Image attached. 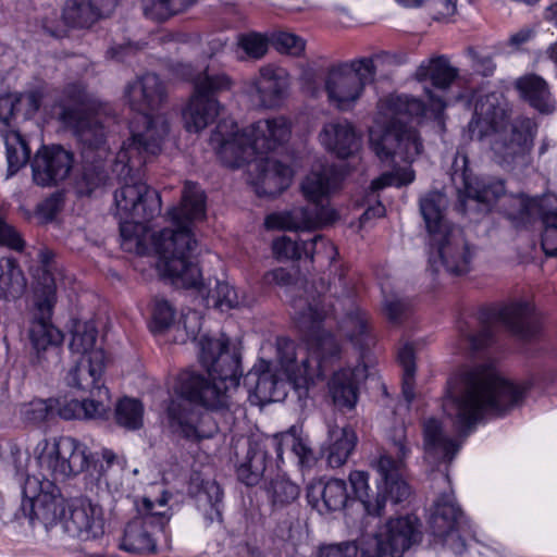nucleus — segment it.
I'll use <instances>...</instances> for the list:
<instances>
[{"mask_svg": "<svg viewBox=\"0 0 557 557\" xmlns=\"http://www.w3.org/2000/svg\"><path fill=\"white\" fill-rule=\"evenodd\" d=\"M206 213V196L195 183L186 182L181 207H174L168 214L173 228H164L153 235V246L159 255L160 271L171 278L175 286L193 288L202 297L208 308L220 311L230 310L240 305L237 292L227 282L209 278L203 283L197 263L193 261L197 240L190 230V223Z\"/></svg>", "mask_w": 557, "mask_h": 557, "instance_id": "f257e3e1", "label": "nucleus"}, {"mask_svg": "<svg viewBox=\"0 0 557 557\" xmlns=\"http://www.w3.org/2000/svg\"><path fill=\"white\" fill-rule=\"evenodd\" d=\"M447 384L443 409L463 437L485 414L498 417L518 406L528 389V385H515L485 364L462 370Z\"/></svg>", "mask_w": 557, "mask_h": 557, "instance_id": "f03ea898", "label": "nucleus"}, {"mask_svg": "<svg viewBox=\"0 0 557 557\" xmlns=\"http://www.w3.org/2000/svg\"><path fill=\"white\" fill-rule=\"evenodd\" d=\"M166 97L165 85L154 73L137 77L125 87V98L138 116L132 123V135L123 143L119 158L128 162L131 168H138L150 157L160 153L170 126L166 117L158 111Z\"/></svg>", "mask_w": 557, "mask_h": 557, "instance_id": "7ed1b4c3", "label": "nucleus"}, {"mask_svg": "<svg viewBox=\"0 0 557 557\" xmlns=\"http://www.w3.org/2000/svg\"><path fill=\"white\" fill-rule=\"evenodd\" d=\"M199 344L200 360L210 380L195 371H182L178 375V391L211 410H230L237 406L234 393L242 375L240 355L235 348H230V338L224 334L218 338L202 336Z\"/></svg>", "mask_w": 557, "mask_h": 557, "instance_id": "20e7f679", "label": "nucleus"}, {"mask_svg": "<svg viewBox=\"0 0 557 557\" xmlns=\"http://www.w3.org/2000/svg\"><path fill=\"white\" fill-rule=\"evenodd\" d=\"M425 104L408 95H389L377 102L376 126L369 133L372 151L384 163L395 159L411 163L421 154L423 144L418 131L408 124L413 116H422Z\"/></svg>", "mask_w": 557, "mask_h": 557, "instance_id": "39448f33", "label": "nucleus"}, {"mask_svg": "<svg viewBox=\"0 0 557 557\" xmlns=\"http://www.w3.org/2000/svg\"><path fill=\"white\" fill-rule=\"evenodd\" d=\"M290 122L284 116L259 120L239 132L233 120L221 121L210 136V145L230 168H239L288 141Z\"/></svg>", "mask_w": 557, "mask_h": 557, "instance_id": "423d86ee", "label": "nucleus"}, {"mask_svg": "<svg viewBox=\"0 0 557 557\" xmlns=\"http://www.w3.org/2000/svg\"><path fill=\"white\" fill-rule=\"evenodd\" d=\"M345 175L343 165L315 163L301 183L302 194L309 203L288 212L269 215L265 220L267 226L309 231L332 224L337 219V214L330 207L329 197L341 187Z\"/></svg>", "mask_w": 557, "mask_h": 557, "instance_id": "0eeeda50", "label": "nucleus"}, {"mask_svg": "<svg viewBox=\"0 0 557 557\" xmlns=\"http://www.w3.org/2000/svg\"><path fill=\"white\" fill-rule=\"evenodd\" d=\"M409 453L405 430L396 429L389 448L372 463L382 481L375 493L370 492L368 472L355 470L349 473V483L356 498L369 516H382L387 499L398 504L410 495V487L403 479L405 459Z\"/></svg>", "mask_w": 557, "mask_h": 557, "instance_id": "6e6552de", "label": "nucleus"}, {"mask_svg": "<svg viewBox=\"0 0 557 557\" xmlns=\"http://www.w3.org/2000/svg\"><path fill=\"white\" fill-rule=\"evenodd\" d=\"M480 330L475 333L462 332L472 350H480L493 342L496 327L505 325L512 334L530 339L541 330L539 315L529 302H513L503 307H487L478 315Z\"/></svg>", "mask_w": 557, "mask_h": 557, "instance_id": "1a4fd4ad", "label": "nucleus"}, {"mask_svg": "<svg viewBox=\"0 0 557 557\" xmlns=\"http://www.w3.org/2000/svg\"><path fill=\"white\" fill-rule=\"evenodd\" d=\"M48 285L35 298V309L28 329L33 361L42 368L58 364L64 341L63 333L51 322L57 304V287L48 277Z\"/></svg>", "mask_w": 557, "mask_h": 557, "instance_id": "9d476101", "label": "nucleus"}, {"mask_svg": "<svg viewBox=\"0 0 557 557\" xmlns=\"http://www.w3.org/2000/svg\"><path fill=\"white\" fill-rule=\"evenodd\" d=\"M22 502L13 513L15 520L27 518L32 523L40 521L46 528L61 524L65 513L64 499L59 487L50 480L16 473Z\"/></svg>", "mask_w": 557, "mask_h": 557, "instance_id": "9b49d317", "label": "nucleus"}, {"mask_svg": "<svg viewBox=\"0 0 557 557\" xmlns=\"http://www.w3.org/2000/svg\"><path fill=\"white\" fill-rule=\"evenodd\" d=\"M138 168H131L128 162L121 161L116 154L114 171L122 176V186L114 193L115 214L122 219L150 221L161 212V198L156 189L141 181L140 171L151 159Z\"/></svg>", "mask_w": 557, "mask_h": 557, "instance_id": "f8f14e48", "label": "nucleus"}, {"mask_svg": "<svg viewBox=\"0 0 557 557\" xmlns=\"http://www.w3.org/2000/svg\"><path fill=\"white\" fill-rule=\"evenodd\" d=\"M376 57L354 59L330 69L324 88L330 102L337 109H351L362 97L364 88L375 82Z\"/></svg>", "mask_w": 557, "mask_h": 557, "instance_id": "ddd939ff", "label": "nucleus"}, {"mask_svg": "<svg viewBox=\"0 0 557 557\" xmlns=\"http://www.w3.org/2000/svg\"><path fill=\"white\" fill-rule=\"evenodd\" d=\"M41 444L44 446L38 462L54 479H66L85 471L101 475L106 470L102 463L95 460L85 444L71 436L54 438L52 443L44 440Z\"/></svg>", "mask_w": 557, "mask_h": 557, "instance_id": "4468645a", "label": "nucleus"}, {"mask_svg": "<svg viewBox=\"0 0 557 557\" xmlns=\"http://www.w3.org/2000/svg\"><path fill=\"white\" fill-rule=\"evenodd\" d=\"M321 346L323 350L329 349V356L323 355L319 361L304 357L300 363H297L294 342L286 337L276 339V351L281 367L299 397H306L310 386L315 384L317 379L324 376V367L327 359L339 356L341 349L334 337L326 336Z\"/></svg>", "mask_w": 557, "mask_h": 557, "instance_id": "2eb2a0df", "label": "nucleus"}, {"mask_svg": "<svg viewBox=\"0 0 557 557\" xmlns=\"http://www.w3.org/2000/svg\"><path fill=\"white\" fill-rule=\"evenodd\" d=\"M168 499L161 497L158 504L144 497L138 506V516L131 520L124 530L121 548L133 554H150L157 548L152 530L163 531L171 516L166 510H156V507L165 508Z\"/></svg>", "mask_w": 557, "mask_h": 557, "instance_id": "dca6fc26", "label": "nucleus"}, {"mask_svg": "<svg viewBox=\"0 0 557 557\" xmlns=\"http://www.w3.org/2000/svg\"><path fill=\"white\" fill-rule=\"evenodd\" d=\"M429 263L434 273L440 271V267L451 275H463L470 271L474 249L460 227L435 235L429 239Z\"/></svg>", "mask_w": 557, "mask_h": 557, "instance_id": "f3484780", "label": "nucleus"}, {"mask_svg": "<svg viewBox=\"0 0 557 557\" xmlns=\"http://www.w3.org/2000/svg\"><path fill=\"white\" fill-rule=\"evenodd\" d=\"M535 132L536 124L529 117H518L506 131L496 132L492 149L498 162L508 170L528 165Z\"/></svg>", "mask_w": 557, "mask_h": 557, "instance_id": "a211bd4d", "label": "nucleus"}, {"mask_svg": "<svg viewBox=\"0 0 557 557\" xmlns=\"http://www.w3.org/2000/svg\"><path fill=\"white\" fill-rule=\"evenodd\" d=\"M175 392L178 397L171 399L166 406V417L172 432L191 442L211 437L216 431V426L209 425L211 423L210 414L196 410L193 404L210 408L199 400L183 395L178 391V381Z\"/></svg>", "mask_w": 557, "mask_h": 557, "instance_id": "6ab92c4d", "label": "nucleus"}, {"mask_svg": "<svg viewBox=\"0 0 557 557\" xmlns=\"http://www.w3.org/2000/svg\"><path fill=\"white\" fill-rule=\"evenodd\" d=\"M512 202L518 206L516 213H510L512 219H524L539 213L543 223L542 249L548 257L557 256V197L545 195L541 198H529L524 195L512 197Z\"/></svg>", "mask_w": 557, "mask_h": 557, "instance_id": "aec40b11", "label": "nucleus"}, {"mask_svg": "<svg viewBox=\"0 0 557 557\" xmlns=\"http://www.w3.org/2000/svg\"><path fill=\"white\" fill-rule=\"evenodd\" d=\"M451 180L458 187H463L468 198L483 205L485 210L505 195V185L500 180L478 178L469 168L468 156L457 151L451 164Z\"/></svg>", "mask_w": 557, "mask_h": 557, "instance_id": "412c9836", "label": "nucleus"}, {"mask_svg": "<svg viewBox=\"0 0 557 557\" xmlns=\"http://www.w3.org/2000/svg\"><path fill=\"white\" fill-rule=\"evenodd\" d=\"M510 123L508 104L504 97L490 92L476 100L468 132L471 139L481 140L496 132L506 131Z\"/></svg>", "mask_w": 557, "mask_h": 557, "instance_id": "4be33fe9", "label": "nucleus"}, {"mask_svg": "<svg viewBox=\"0 0 557 557\" xmlns=\"http://www.w3.org/2000/svg\"><path fill=\"white\" fill-rule=\"evenodd\" d=\"M462 519V511L450 495H442L434 503L429 524L432 535L456 554H461L466 544L457 530Z\"/></svg>", "mask_w": 557, "mask_h": 557, "instance_id": "5701e85b", "label": "nucleus"}, {"mask_svg": "<svg viewBox=\"0 0 557 557\" xmlns=\"http://www.w3.org/2000/svg\"><path fill=\"white\" fill-rule=\"evenodd\" d=\"M74 164V156L61 146L42 147L33 161V181L42 187L57 185L64 181L71 173Z\"/></svg>", "mask_w": 557, "mask_h": 557, "instance_id": "b1692460", "label": "nucleus"}, {"mask_svg": "<svg viewBox=\"0 0 557 557\" xmlns=\"http://www.w3.org/2000/svg\"><path fill=\"white\" fill-rule=\"evenodd\" d=\"M60 527L70 536L82 541L96 540L104 533L100 507L86 498L76 499L70 505Z\"/></svg>", "mask_w": 557, "mask_h": 557, "instance_id": "393cba45", "label": "nucleus"}, {"mask_svg": "<svg viewBox=\"0 0 557 557\" xmlns=\"http://www.w3.org/2000/svg\"><path fill=\"white\" fill-rule=\"evenodd\" d=\"M104 372V352L96 349L87 357H82L66 375V383L81 392H88L87 398H98L99 389H108L102 381Z\"/></svg>", "mask_w": 557, "mask_h": 557, "instance_id": "a878e982", "label": "nucleus"}, {"mask_svg": "<svg viewBox=\"0 0 557 557\" xmlns=\"http://www.w3.org/2000/svg\"><path fill=\"white\" fill-rule=\"evenodd\" d=\"M271 451L272 436L249 440L246 454L238 460L236 468L238 480L247 486L257 485L267 470Z\"/></svg>", "mask_w": 557, "mask_h": 557, "instance_id": "bb28decb", "label": "nucleus"}, {"mask_svg": "<svg viewBox=\"0 0 557 557\" xmlns=\"http://www.w3.org/2000/svg\"><path fill=\"white\" fill-rule=\"evenodd\" d=\"M368 377V368L358 363L355 368H345L334 372L329 382L333 403L341 409L351 410L358 401L359 385Z\"/></svg>", "mask_w": 557, "mask_h": 557, "instance_id": "cd10ccee", "label": "nucleus"}, {"mask_svg": "<svg viewBox=\"0 0 557 557\" xmlns=\"http://www.w3.org/2000/svg\"><path fill=\"white\" fill-rule=\"evenodd\" d=\"M379 533L389 549V557H401L421 540L419 520L413 516L391 518Z\"/></svg>", "mask_w": 557, "mask_h": 557, "instance_id": "c85d7f7f", "label": "nucleus"}, {"mask_svg": "<svg viewBox=\"0 0 557 557\" xmlns=\"http://www.w3.org/2000/svg\"><path fill=\"white\" fill-rule=\"evenodd\" d=\"M261 106L276 108L281 106L287 96L289 81L285 70L273 64H267L259 69V75L252 81Z\"/></svg>", "mask_w": 557, "mask_h": 557, "instance_id": "c756f323", "label": "nucleus"}, {"mask_svg": "<svg viewBox=\"0 0 557 557\" xmlns=\"http://www.w3.org/2000/svg\"><path fill=\"white\" fill-rule=\"evenodd\" d=\"M307 499L320 513H330L343 510L351 497L344 480L330 479L326 482L320 480L310 484L307 488Z\"/></svg>", "mask_w": 557, "mask_h": 557, "instance_id": "7c9ffc66", "label": "nucleus"}, {"mask_svg": "<svg viewBox=\"0 0 557 557\" xmlns=\"http://www.w3.org/2000/svg\"><path fill=\"white\" fill-rule=\"evenodd\" d=\"M116 0H67L62 9L63 22L73 28H89L109 16Z\"/></svg>", "mask_w": 557, "mask_h": 557, "instance_id": "2f4dec72", "label": "nucleus"}, {"mask_svg": "<svg viewBox=\"0 0 557 557\" xmlns=\"http://www.w3.org/2000/svg\"><path fill=\"white\" fill-rule=\"evenodd\" d=\"M268 367V363L253 367L244 377L247 392L253 394L260 404L283 400L287 395V385H292L288 380L278 379Z\"/></svg>", "mask_w": 557, "mask_h": 557, "instance_id": "473e14b6", "label": "nucleus"}, {"mask_svg": "<svg viewBox=\"0 0 557 557\" xmlns=\"http://www.w3.org/2000/svg\"><path fill=\"white\" fill-rule=\"evenodd\" d=\"M55 416L64 420L72 419H103L110 410L111 398L109 389H99L98 398L55 399Z\"/></svg>", "mask_w": 557, "mask_h": 557, "instance_id": "72a5a7b5", "label": "nucleus"}, {"mask_svg": "<svg viewBox=\"0 0 557 557\" xmlns=\"http://www.w3.org/2000/svg\"><path fill=\"white\" fill-rule=\"evenodd\" d=\"M258 175L255 182L259 196L275 197L292 182V169L277 160L260 158L256 164Z\"/></svg>", "mask_w": 557, "mask_h": 557, "instance_id": "f704fd0d", "label": "nucleus"}, {"mask_svg": "<svg viewBox=\"0 0 557 557\" xmlns=\"http://www.w3.org/2000/svg\"><path fill=\"white\" fill-rule=\"evenodd\" d=\"M319 137L321 144L341 159L350 157L359 147L355 128L347 120H333L324 124Z\"/></svg>", "mask_w": 557, "mask_h": 557, "instance_id": "c9c22d12", "label": "nucleus"}, {"mask_svg": "<svg viewBox=\"0 0 557 557\" xmlns=\"http://www.w3.org/2000/svg\"><path fill=\"white\" fill-rule=\"evenodd\" d=\"M324 246L327 257L337 255L336 247L322 235H315L309 240L298 242L287 236H282L273 242V253L278 260H298L302 257L313 260V252H319L317 246Z\"/></svg>", "mask_w": 557, "mask_h": 557, "instance_id": "e433bc0d", "label": "nucleus"}, {"mask_svg": "<svg viewBox=\"0 0 557 557\" xmlns=\"http://www.w3.org/2000/svg\"><path fill=\"white\" fill-rule=\"evenodd\" d=\"M521 98L542 114H550L556 109L547 82L536 74H527L515 82Z\"/></svg>", "mask_w": 557, "mask_h": 557, "instance_id": "4c0bfd02", "label": "nucleus"}, {"mask_svg": "<svg viewBox=\"0 0 557 557\" xmlns=\"http://www.w3.org/2000/svg\"><path fill=\"white\" fill-rule=\"evenodd\" d=\"M447 205V198L441 191H430L420 198V213L425 223L429 239L457 227L446 219Z\"/></svg>", "mask_w": 557, "mask_h": 557, "instance_id": "58836bf2", "label": "nucleus"}, {"mask_svg": "<svg viewBox=\"0 0 557 557\" xmlns=\"http://www.w3.org/2000/svg\"><path fill=\"white\" fill-rule=\"evenodd\" d=\"M94 156L90 150L83 152L82 174L76 182V191L79 196H90L96 189L107 185L110 180L108 172V157L104 150Z\"/></svg>", "mask_w": 557, "mask_h": 557, "instance_id": "ea45409f", "label": "nucleus"}, {"mask_svg": "<svg viewBox=\"0 0 557 557\" xmlns=\"http://www.w3.org/2000/svg\"><path fill=\"white\" fill-rule=\"evenodd\" d=\"M424 451L426 458L451 462L460 444L443 434L438 420L430 418L423 423Z\"/></svg>", "mask_w": 557, "mask_h": 557, "instance_id": "a19ab883", "label": "nucleus"}, {"mask_svg": "<svg viewBox=\"0 0 557 557\" xmlns=\"http://www.w3.org/2000/svg\"><path fill=\"white\" fill-rule=\"evenodd\" d=\"M221 108L219 100H206L191 94L186 108L183 110L185 128L194 133L205 129L214 122Z\"/></svg>", "mask_w": 557, "mask_h": 557, "instance_id": "79ce46f5", "label": "nucleus"}, {"mask_svg": "<svg viewBox=\"0 0 557 557\" xmlns=\"http://www.w3.org/2000/svg\"><path fill=\"white\" fill-rule=\"evenodd\" d=\"M294 429L288 432L272 435L273 451L280 461H283L284 448L287 447L296 457L301 469H311L315 466L318 457L307 440L297 436Z\"/></svg>", "mask_w": 557, "mask_h": 557, "instance_id": "37998d69", "label": "nucleus"}, {"mask_svg": "<svg viewBox=\"0 0 557 557\" xmlns=\"http://www.w3.org/2000/svg\"><path fill=\"white\" fill-rule=\"evenodd\" d=\"M459 71L450 65L445 55L430 58L418 66L414 77L419 82L430 79L432 85L438 89H447L457 79Z\"/></svg>", "mask_w": 557, "mask_h": 557, "instance_id": "c03bdc74", "label": "nucleus"}, {"mask_svg": "<svg viewBox=\"0 0 557 557\" xmlns=\"http://www.w3.org/2000/svg\"><path fill=\"white\" fill-rule=\"evenodd\" d=\"M350 302H352L349 299ZM341 330L359 349L363 350L373 343L368 314L351 304L349 311L341 321Z\"/></svg>", "mask_w": 557, "mask_h": 557, "instance_id": "a18cd8bd", "label": "nucleus"}, {"mask_svg": "<svg viewBox=\"0 0 557 557\" xmlns=\"http://www.w3.org/2000/svg\"><path fill=\"white\" fill-rule=\"evenodd\" d=\"M234 85V79L227 73L206 67L195 79L193 95L206 100H218L221 95L231 91Z\"/></svg>", "mask_w": 557, "mask_h": 557, "instance_id": "49530a36", "label": "nucleus"}, {"mask_svg": "<svg viewBox=\"0 0 557 557\" xmlns=\"http://www.w3.org/2000/svg\"><path fill=\"white\" fill-rule=\"evenodd\" d=\"M26 289L25 276L16 260L11 257L0 259V298H20Z\"/></svg>", "mask_w": 557, "mask_h": 557, "instance_id": "de8ad7c7", "label": "nucleus"}, {"mask_svg": "<svg viewBox=\"0 0 557 557\" xmlns=\"http://www.w3.org/2000/svg\"><path fill=\"white\" fill-rule=\"evenodd\" d=\"M292 307L294 319L301 331L309 335H314L320 331L325 311L320 309L317 299L309 301L302 297H296L292 301Z\"/></svg>", "mask_w": 557, "mask_h": 557, "instance_id": "09e8293b", "label": "nucleus"}, {"mask_svg": "<svg viewBox=\"0 0 557 557\" xmlns=\"http://www.w3.org/2000/svg\"><path fill=\"white\" fill-rule=\"evenodd\" d=\"M331 445L327 454V463L332 468L342 467L352 453L357 436L349 428L330 431Z\"/></svg>", "mask_w": 557, "mask_h": 557, "instance_id": "8fccbe9b", "label": "nucleus"}, {"mask_svg": "<svg viewBox=\"0 0 557 557\" xmlns=\"http://www.w3.org/2000/svg\"><path fill=\"white\" fill-rule=\"evenodd\" d=\"M270 42L267 35L258 32L239 34L237 36V59L239 61H259L267 55Z\"/></svg>", "mask_w": 557, "mask_h": 557, "instance_id": "3c124183", "label": "nucleus"}, {"mask_svg": "<svg viewBox=\"0 0 557 557\" xmlns=\"http://www.w3.org/2000/svg\"><path fill=\"white\" fill-rule=\"evenodd\" d=\"M4 144L7 147L8 176H12L28 162L30 149L24 137L16 131L5 133Z\"/></svg>", "mask_w": 557, "mask_h": 557, "instance_id": "603ef678", "label": "nucleus"}, {"mask_svg": "<svg viewBox=\"0 0 557 557\" xmlns=\"http://www.w3.org/2000/svg\"><path fill=\"white\" fill-rule=\"evenodd\" d=\"M98 331L92 321L76 322L72 330L70 349L75 354L90 355L97 341Z\"/></svg>", "mask_w": 557, "mask_h": 557, "instance_id": "864d4df0", "label": "nucleus"}, {"mask_svg": "<svg viewBox=\"0 0 557 557\" xmlns=\"http://www.w3.org/2000/svg\"><path fill=\"white\" fill-rule=\"evenodd\" d=\"M223 492L220 485L212 480L203 481L197 494V502L206 510V516L210 521L220 520L222 517Z\"/></svg>", "mask_w": 557, "mask_h": 557, "instance_id": "5fc2aeb1", "label": "nucleus"}, {"mask_svg": "<svg viewBox=\"0 0 557 557\" xmlns=\"http://www.w3.org/2000/svg\"><path fill=\"white\" fill-rule=\"evenodd\" d=\"M196 0H144L145 14L156 21H165L170 16L189 9Z\"/></svg>", "mask_w": 557, "mask_h": 557, "instance_id": "6e6d98bb", "label": "nucleus"}, {"mask_svg": "<svg viewBox=\"0 0 557 557\" xmlns=\"http://www.w3.org/2000/svg\"><path fill=\"white\" fill-rule=\"evenodd\" d=\"M267 494L274 507L282 508L293 504L299 497L300 488L290 480L276 476L269 483Z\"/></svg>", "mask_w": 557, "mask_h": 557, "instance_id": "4d7b16f0", "label": "nucleus"}, {"mask_svg": "<svg viewBox=\"0 0 557 557\" xmlns=\"http://www.w3.org/2000/svg\"><path fill=\"white\" fill-rule=\"evenodd\" d=\"M77 135L82 143V153L90 150L91 154H100V150H104V157L109 156V148L106 145V134L102 125L88 122L82 125Z\"/></svg>", "mask_w": 557, "mask_h": 557, "instance_id": "13d9d810", "label": "nucleus"}, {"mask_svg": "<svg viewBox=\"0 0 557 557\" xmlns=\"http://www.w3.org/2000/svg\"><path fill=\"white\" fill-rule=\"evenodd\" d=\"M144 408L139 400L123 398L115 407L116 423L128 430H137L143 425Z\"/></svg>", "mask_w": 557, "mask_h": 557, "instance_id": "bf43d9fd", "label": "nucleus"}, {"mask_svg": "<svg viewBox=\"0 0 557 557\" xmlns=\"http://www.w3.org/2000/svg\"><path fill=\"white\" fill-rule=\"evenodd\" d=\"M398 361L403 367V383L401 392L408 405H410L414 398V350L409 344L404 345L398 351Z\"/></svg>", "mask_w": 557, "mask_h": 557, "instance_id": "052dcab7", "label": "nucleus"}, {"mask_svg": "<svg viewBox=\"0 0 557 557\" xmlns=\"http://www.w3.org/2000/svg\"><path fill=\"white\" fill-rule=\"evenodd\" d=\"M58 401L50 399H34L24 405L22 409L23 419L26 422L38 424L55 417Z\"/></svg>", "mask_w": 557, "mask_h": 557, "instance_id": "680f3d73", "label": "nucleus"}, {"mask_svg": "<svg viewBox=\"0 0 557 557\" xmlns=\"http://www.w3.org/2000/svg\"><path fill=\"white\" fill-rule=\"evenodd\" d=\"M271 44L280 53L300 57L305 52L306 41L300 36L278 30L272 34Z\"/></svg>", "mask_w": 557, "mask_h": 557, "instance_id": "e2e57ef3", "label": "nucleus"}, {"mask_svg": "<svg viewBox=\"0 0 557 557\" xmlns=\"http://www.w3.org/2000/svg\"><path fill=\"white\" fill-rule=\"evenodd\" d=\"M383 310L391 323L400 324L410 317L412 304L408 298L388 295L384 298Z\"/></svg>", "mask_w": 557, "mask_h": 557, "instance_id": "0e129e2a", "label": "nucleus"}, {"mask_svg": "<svg viewBox=\"0 0 557 557\" xmlns=\"http://www.w3.org/2000/svg\"><path fill=\"white\" fill-rule=\"evenodd\" d=\"M175 310L166 300H157L152 313L151 331L162 333L174 322Z\"/></svg>", "mask_w": 557, "mask_h": 557, "instance_id": "69168bd1", "label": "nucleus"}, {"mask_svg": "<svg viewBox=\"0 0 557 557\" xmlns=\"http://www.w3.org/2000/svg\"><path fill=\"white\" fill-rule=\"evenodd\" d=\"M414 174L412 171H404L403 173L385 172L371 183V190L377 191L386 186L401 187L412 183Z\"/></svg>", "mask_w": 557, "mask_h": 557, "instance_id": "338daca9", "label": "nucleus"}, {"mask_svg": "<svg viewBox=\"0 0 557 557\" xmlns=\"http://www.w3.org/2000/svg\"><path fill=\"white\" fill-rule=\"evenodd\" d=\"M359 546L355 542H342L322 546L318 557H358Z\"/></svg>", "mask_w": 557, "mask_h": 557, "instance_id": "774afa93", "label": "nucleus"}]
</instances>
